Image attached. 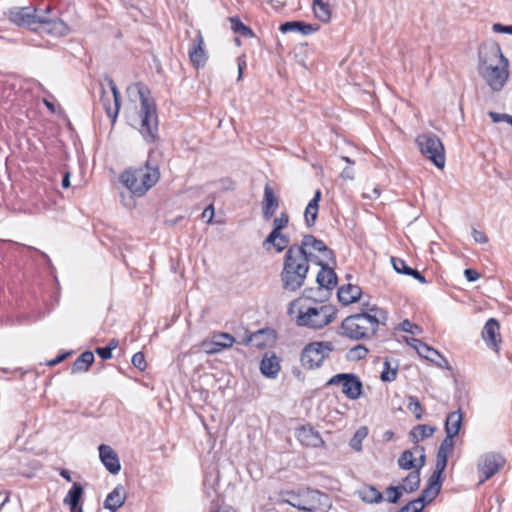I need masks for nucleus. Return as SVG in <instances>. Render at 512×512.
<instances>
[{"label": "nucleus", "mask_w": 512, "mask_h": 512, "mask_svg": "<svg viewBox=\"0 0 512 512\" xmlns=\"http://www.w3.org/2000/svg\"><path fill=\"white\" fill-rule=\"evenodd\" d=\"M387 312L376 306L364 303L361 312L347 316L341 323L342 335L351 340L374 336L379 325H385Z\"/></svg>", "instance_id": "f257e3e1"}, {"label": "nucleus", "mask_w": 512, "mask_h": 512, "mask_svg": "<svg viewBox=\"0 0 512 512\" xmlns=\"http://www.w3.org/2000/svg\"><path fill=\"white\" fill-rule=\"evenodd\" d=\"M509 61L499 45H491L479 51V75L493 92L503 90L509 78Z\"/></svg>", "instance_id": "f03ea898"}, {"label": "nucleus", "mask_w": 512, "mask_h": 512, "mask_svg": "<svg viewBox=\"0 0 512 512\" xmlns=\"http://www.w3.org/2000/svg\"><path fill=\"white\" fill-rule=\"evenodd\" d=\"M310 269V261L298 251V246L291 245L283 256L280 280L282 288L296 292L303 287Z\"/></svg>", "instance_id": "7ed1b4c3"}, {"label": "nucleus", "mask_w": 512, "mask_h": 512, "mask_svg": "<svg viewBox=\"0 0 512 512\" xmlns=\"http://www.w3.org/2000/svg\"><path fill=\"white\" fill-rule=\"evenodd\" d=\"M160 172L157 166H151L149 161L140 167L125 169L119 176L123 184L134 197L144 196L159 180Z\"/></svg>", "instance_id": "20e7f679"}, {"label": "nucleus", "mask_w": 512, "mask_h": 512, "mask_svg": "<svg viewBox=\"0 0 512 512\" xmlns=\"http://www.w3.org/2000/svg\"><path fill=\"white\" fill-rule=\"evenodd\" d=\"M8 16L9 20L18 26H26L32 29L38 24L49 26L47 31L54 35H65L69 30L61 19H57L55 16L48 17L37 14L36 9L32 7L13 8L9 11Z\"/></svg>", "instance_id": "39448f33"}, {"label": "nucleus", "mask_w": 512, "mask_h": 512, "mask_svg": "<svg viewBox=\"0 0 512 512\" xmlns=\"http://www.w3.org/2000/svg\"><path fill=\"white\" fill-rule=\"evenodd\" d=\"M337 308L331 304L315 303L313 306H300L296 324L314 330L322 329L334 321Z\"/></svg>", "instance_id": "423d86ee"}, {"label": "nucleus", "mask_w": 512, "mask_h": 512, "mask_svg": "<svg viewBox=\"0 0 512 512\" xmlns=\"http://www.w3.org/2000/svg\"><path fill=\"white\" fill-rule=\"evenodd\" d=\"M140 126L138 128L141 136L147 143H154L158 137V115L154 100L148 97L150 91L146 87L139 88Z\"/></svg>", "instance_id": "0eeeda50"}, {"label": "nucleus", "mask_w": 512, "mask_h": 512, "mask_svg": "<svg viewBox=\"0 0 512 512\" xmlns=\"http://www.w3.org/2000/svg\"><path fill=\"white\" fill-rule=\"evenodd\" d=\"M298 246V251L310 261L312 264H322L325 262L336 263V256L334 251L329 248L325 242L316 238L312 234H305L302 236L300 243H294Z\"/></svg>", "instance_id": "6e6552de"}, {"label": "nucleus", "mask_w": 512, "mask_h": 512, "mask_svg": "<svg viewBox=\"0 0 512 512\" xmlns=\"http://www.w3.org/2000/svg\"><path fill=\"white\" fill-rule=\"evenodd\" d=\"M282 501L298 510L309 512H325L331 506L330 498L327 494L311 488L302 489V498L299 501Z\"/></svg>", "instance_id": "1a4fd4ad"}, {"label": "nucleus", "mask_w": 512, "mask_h": 512, "mask_svg": "<svg viewBox=\"0 0 512 512\" xmlns=\"http://www.w3.org/2000/svg\"><path fill=\"white\" fill-rule=\"evenodd\" d=\"M416 142L422 155L437 168L445 166V150L438 136L433 133L422 134L417 137Z\"/></svg>", "instance_id": "9d476101"}, {"label": "nucleus", "mask_w": 512, "mask_h": 512, "mask_svg": "<svg viewBox=\"0 0 512 512\" xmlns=\"http://www.w3.org/2000/svg\"><path fill=\"white\" fill-rule=\"evenodd\" d=\"M334 350L330 341H316L307 344L301 352V363L304 368H319L324 359Z\"/></svg>", "instance_id": "9b49d317"}, {"label": "nucleus", "mask_w": 512, "mask_h": 512, "mask_svg": "<svg viewBox=\"0 0 512 512\" xmlns=\"http://www.w3.org/2000/svg\"><path fill=\"white\" fill-rule=\"evenodd\" d=\"M342 385V393L350 400H356L363 394V384L359 376L354 373H339L332 376L327 386Z\"/></svg>", "instance_id": "f8f14e48"}, {"label": "nucleus", "mask_w": 512, "mask_h": 512, "mask_svg": "<svg viewBox=\"0 0 512 512\" xmlns=\"http://www.w3.org/2000/svg\"><path fill=\"white\" fill-rule=\"evenodd\" d=\"M105 81L107 82L112 95L110 96L106 91L103 90L100 96V100L103 104L107 116L110 118L112 123H115L120 110L121 94L111 77L106 75Z\"/></svg>", "instance_id": "ddd939ff"}, {"label": "nucleus", "mask_w": 512, "mask_h": 512, "mask_svg": "<svg viewBox=\"0 0 512 512\" xmlns=\"http://www.w3.org/2000/svg\"><path fill=\"white\" fill-rule=\"evenodd\" d=\"M504 464L505 459L499 454L488 453L483 455L478 463L479 484H483L490 479Z\"/></svg>", "instance_id": "4468645a"}, {"label": "nucleus", "mask_w": 512, "mask_h": 512, "mask_svg": "<svg viewBox=\"0 0 512 512\" xmlns=\"http://www.w3.org/2000/svg\"><path fill=\"white\" fill-rule=\"evenodd\" d=\"M235 342V338L229 333L215 334L211 340H204L201 343L202 350L207 354H216L225 348H230Z\"/></svg>", "instance_id": "2eb2a0df"}, {"label": "nucleus", "mask_w": 512, "mask_h": 512, "mask_svg": "<svg viewBox=\"0 0 512 512\" xmlns=\"http://www.w3.org/2000/svg\"><path fill=\"white\" fill-rule=\"evenodd\" d=\"M188 56L190 62L196 69H199L206 64L208 57L205 51L204 38L200 30L196 32V35L192 40V44L188 51Z\"/></svg>", "instance_id": "dca6fc26"}, {"label": "nucleus", "mask_w": 512, "mask_h": 512, "mask_svg": "<svg viewBox=\"0 0 512 512\" xmlns=\"http://www.w3.org/2000/svg\"><path fill=\"white\" fill-rule=\"evenodd\" d=\"M296 438L306 447L319 448L324 446V441L318 431L310 425H303L296 429Z\"/></svg>", "instance_id": "f3484780"}, {"label": "nucleus", "mask_w": 512, "mask_h": 512, "mask_svg": "<svg viewBox=\"0 0 512 512\" xmlns=\"http://www.w3.org/2000/svg\"><path fill=\"white\" fill-rule=\"evenodd\" d=\"M291 245L290 236L283 232L278 233V231H275V233H269L262 242L264 250L270 251L271 249H274L276 253H281L283 251L286 252Z\"/></svg>", "instance_id": "a211bd4d"}, {"label": "nucleus", "mask_w": 512, "mask_h": 512, "mask_svg": "<svg viewBox=\"0 0 512 512\" xmlns=\"http://www.w3.org/2000/svg\"><path fill=\"white\" fill-rule=\"evenodd\" d=\"M99 457L104 467L113 475H116L121 470V464L117 453L106 444H101L98 447Z\"/></svg>", "instance_id": "6ab92c4d"}, {"label": "nucleus", "mask_w": 512, "mask_h": 512, "mask_svg": "<svg viewBox=\"0 0 512 512\" xmlns=\"http://www.w3.org/2000/svg\"><path fill=\"white\" fill-rule=\"evenodd\" d=\"M330 264H332V262L316 264L320 267L316 277V282L320 288H325L326 290H332L337 284L336 272L332 267H330Z\"/></svg>", "instance_id": "aec40b11"}, {"label": "nucleus", "mask_w": 512, "mask_h": 512, "mask_svg": "<svg viewBox=\"0 0 512 512\" xmlns=\"http://www.w3.org/2000/svg\"><path fill=\"white\" fill-rule=\"evenodd\" d=\"M279 207V199L275 195L273 188L267 183L264 187L262 200V214L264 219H271Z\"/></svg>", "instance_id": "412c9836"}, {"label": "nucleus", "mask_w": 512, "mask_h": 512, "mask_svg": "<svg viewBox=\"0 0 512 512\" xmlns=\"http://www.w3.org/2000/svg\"><path fill=\"white\" fill-rule=\"evenodd\" d=\"M126 500V491L122 485H117L106 497L104 501V508L117 512L123 506Z\"/></svg>", "instance_id": "4be33fe9"}, {"label": "nucleus", "mask_w": 512, "mask_h": 512, "mask_svg": "<svg viewBox=\"0 0 512 512\" xmlns=\"http://www.w3.org/2000/svg\"><path fill=\"white\" fill-rule=\"evenodd\" d=\"M362 290L357 285L347 284L338 289L337 297L341 304L347 306L358 301L361 297Z\"/></svg>", "instance_id": "5701e85b"}, {"label": "nucleus", "mask_w": 512, "mask_h": 512, "mask_svg": "<svg viewBox=\"0 0 512 512\" xmlns=\"http://www.w3.org/2000/svg\"><path fill=\"white\" fill-rule=\"evenodd\" d=\"M321 200V191L317 189L313 198L309 201L304 212V220L307 227H313L316 223L319 211V202Z\"/></svg>", "instance_id": "b1692460"}, {"label": "nucleus", "mask_w": 512, "mask_h": 512, "mask_svg": "<svg viewBox=\"0 0 512 512\" xmlns=\"http://www.w3.org/2000/svg\"><path fill=\"white\" fill-rule=\"evenodd\" d=\"M260 371L267 378H276L280 371L279 358L275 354H272L271 356L266 354L261 360Z\"/></svg>", "instance_id": "393cba45"}, {"label": "nucleus", "mask_w": 512, "mask_h": 512, "mask_svg": "<svg viewBox=\"0 0 512 512\" xmlns=\"http://www.w3.org/2000/svg\"><path fill=\"white\" fill-rule=\"evenodd\" d=\"M499 330V322L495 318H490L487 320L482 330V337L488 346H497V336H499Z\"/></svg>", "instance_id": "a878e982"}, {"label": "nucleus", "mask_w": 512, "mask_h": 512, "mask_svg": "<svg viewBox=\"0 0 512 512\" xmlns=\"http://www.w3.org/2000/svg\"><path fill=\"white\" fill-rule=\"evenodd\" d=\"M279 30L284 34L289 32H300L303 35H310L317 31V27L303 21H287L280 25Z\"/></svg>", "instance_id": "bb28decb"}, {"label": "nucleus", "mask_w": 512, "mask_h": 512, "mask_svg": "<svg viewBox=\"0 0 512 512\" xmlns=\"http://www.w3.org/2000/svg\"><path fill=\"white\" fill-rule=\"evenodd\" d=\"M84 489L78 482H74L67 495L63 499V503L70 506V510L83 509L79 505V501L83 495Z\"/></svg>", "instance_id": "cd10ccee"}, {"label": "nucleus", "mask_w": 512, "mask_h": 512, "mask_svg": "<svg viewBox=\"0 0 512 512\" xmlns=\"http://www.w3.org/2000/svg\"><path fill=\"white\" fill-rule=\"evenodd\" d=\"M462 421L463 415L460 409L449 413L444 424L445 433L457 436L462 426Z\"/></svg>", "instance_id": "c85d7f7f"}, {"label": "nucleus", "mask_w": 512, "mask_h": 512, "mask_svg": "<svg viewBox=\"0 0 512 512\" xmlns=\"http://www.w3.org/2000/svg\"><path fill=\"white\" fill-rule=\"evenodd\" d=\"M94 362V354L91 351L81 353L73 362L71 373L86 372Z\"/></svg>", "instance_id": "c756f323"}, {"label": "nucleus", "mask_w": 512, "mask_h": 512, "mask_svg": "<svg viewBox=\"0 0 512 512\" xmlns=\"http://www.w3.org/2000/svg\"><path fill=\"white\" fill-rule=\"evenodd\" d=\"M435 432V428L427 424H419L415 426L409 433L411 441L418 445V442L431 437Z\"/></svg>", "instance_id": "7c9ffc66"}, {"label": "nucleus", "mask_w": 512, "mask_h": 512, "mask_svg": "<svg viewBox=\"0 0 512 512\" xmlns=\"http://www.w3.org/2000/svg\"><path fill=\"white\" fill-rule=\"evenodd\" d=\"M442 487V481H435L432 478L428 479L426 487L423 489L420 496L425 503L433 501L439 494Z\"/></svg>", "instance_id": "2f4dec72"}, {"label": "nucleus", "mask_w": 512, "mask_h": 512, "mask_svg": "<svg viewBox=\"0 0 512 512\" xmlns=\"http://www.w3.org/2000/svg\"><path fill=\"white\" fill-rule=\"evenodd\" d=\"M419 356L425 358L426 360L436 364L438 367L441 368H448L449 362L448 360L443 357L436 349L430 347L428 345V351L419 352Z\"/></svg>", "instance_id": "473e14b6"}, {"label": "nucleus", "mask_w": 512, "mask_h": 512, "mask_svg": "<svg viewBox=\"0 0 512 512\" xmlns=\"http://www.w3.org/2000/svg\"><path fill=\"white\" fill-rule=\"evenodd\" d=\"M420 486V471L415 470L410 472L404 479L403 484L399 487L402 491L413 493L418 490Z\"/></svg>", "instance_id": "72a5a7b5"}, {"label": "nucleus", "mask_w": 512, "mask_h": 512, "mask_svg": "<svg viewBox=\"0 0 512 512\" xmlns=\"http://www.w3.org/2000/svg\"><path fill=\"white\" fill-rule=\"evenodd\" d=\"M359 496L366 503H380L383 500L382 493L374 486H365L359 490Z\"/></svg>", "instance_id": "f704fd0d"}, {"label": "nucleus", "mask_w": 512, "mask_h": 512, "mask_svg": "<svg viewBox=\"0 0 512 512\" xmlns=\"http://www.w3.org/2000/svg\"><path fill=\"white\" fill-rule=\"evenodd\" d=\"M398 368L399 365L397 362H395L394 365H392L391 361L388 358H386L383 363V370L381 372L380 379L383 382L395 381L398 375Z\"/></svg>", "instance_id": "c9c22d12"}, {"label": "nucleus", "mask_w": 512, "mask_h": 512, "mask_svg": "<svg viewBox=\"0 0 512 512\" xmlns=\"http://www.w3.org/2000/svg\"><path fill=\"white\" fill-rule=\"evenodd\" d=\"M368 435V428L366 426L359 427L349 441L350 447L360 452L362 450V442Z\"/></svg>", "instance_id": "e433bc0d"}, {"label": "nucleus", "mask_w": 512, "mask_h": 512, "mask_svg": "<svg viewBox=\"0 0 512 512\" xmlns=\"http://www.w3.org/2000/svg\"><path fill=\"white\" fill-rule=\"evenodd\" d=\"M448 456L442 454H436L435 470L433 471L430 478L435 481H442V474L447 467Z\"/></svg>", "instance_id": "4c0bfd02"}, {"label": "nucleus", "mask_w": 512, "mask_h": 512, "mask_svg": "<svg viewBox=\"0 0 512 512\" xmlns=\"http://www.w3.org/2000/svg\"><path fill=\"white\" fill-rule=\"evenodd\" d=\"M398 465L404 470H411L416 467L414 452L412 450H405L398 458Z\"/></svg>", "instance_id": "58836bf2"}, {"label": "nucleus", "mask_w": 512, "mask_h": 512, "mask_svg": "<svg viewBox=\"0 0 512 512\" xmlns=\"http://www.w3.org/2000/svg\"><path fill=\"white\" fill-rule=\"evenodd\" d=\"M203 492L205 497L210 501L211 503V509H218L219 508V500H218V492L214 484L208 485L207 481L203 484Z\"/></svg>", "instance_id": "ea45409f"}, {"label": "nucleus", "mask_w": 512, "mask_h": 512, "mask_svg": "<svg viewBox=\"0 0 512 512\" xmlns=\"http://www.w3.org/2000/svg\"><path fill=\"white\" fill-rule=\"evenodd\" d=\"M231 23V29L233 32L238 33L244 37H252L253 31L247 27L238 17H231L230 18Z\"/></svg>", "instance_id": "a19ab883"}, {"label": "nucleus", "mask_w": 512, "mask_h": 512, "mask_svg": "<svg viewBox=\"0 0 512 512\" xmlns=\"http://www.w3.org/2000/svg\"><path fill=\"white\" fill-rule=\"evenodd\" d=\"M290 217L289 214L286 211H283L279 214V216L274 217L273 219V228L270 231V233H275V231L278 233L283 232L284 229H286L289 225Z\"/></svg>", "instance_id": "79ce46f5"}, {"label": "nucleus", "mask_w": 512, "mask_h": 512, "mask_svg": "<svg viewBox=\"0 0 512 512\" xmlns=\"http://www.w3.org/2000/svg\"><path fill=\"white\" fill-rule=\"evenodd\" d=\"M314 14L317 19L322 22H329L331 19V10L328 3H320L313 7Z\"/></svg>", "instance_id": "37998d69"}, {"label": "nucleus", "mask_w": 512, "mask_h": 512, "mask_svg": "<svg viewBox=\"0 0 512 512\" xmlns=\"http://www.w3.org/2000/svg\"><path fill=\"white\" fill-rule=\"evenodd\" d=\"M369 350L362 344H358L348 351L347 357L352 361H359L368 355Z\"/></svg>", "instance_id": "c03bdc74"}, {"label": "nucleus", "mask_w": 512, "mask_h": 512, "mask_svg": "<svg viewBox=\"0 0 512 512\" xmlns=\"http://www.w3.org/2000/svg\"><path fill=\"white\" fill-rule=\"evenodd\" d=\"M407 408L412 412L417 420H420L423 416L422 406L416 396H409Z\"/></svg>", "instance_id": "a18cd8bd"}, {"label": "nucleus", "mask_w": 512, "mask_h": 512, "mask_svg": "<svg viewBox=\"0 0 512 512\" xmlns=\"http://www.w3.org/2000/svg\"><path fill=\"white\" fill-rule=\"evenodd\" d=\"M117 345L118 342L113 339L107 346L97 347L95 352L101 359L108 360L112 358V351L117 347Z\"/></svg>", "instance_id": "49530a36"}, {"label": "nucleus", "mask_w": 512, "mask_h": 512, "mask_svg": "<svg viewBox=\"0 0 512 512\" xmlns=\"http://www.w3.org/2000/svg\"><path fill=\"white\" fill-rule=\"evenodd\" d=\"M454 437L455 435L446 434L437 450V453L448 456L454 447Z\"/></svg>", "instance_id": "de8ad7c7"}, {"label": "nucleus", "mask_w": 512, "mask_h": 512, "mask_svg": "<svg viewBox=\"0 0 512 512\" xmlns=\"http://www.w3.org/2000/svg\"><path fill=\"white\" fill-rule=\"evenodd\" d=\"M391 263L393 265L394 270L399 274L408 275L412 271V267L408 266L406 262L398 257H391Z\"/></svg>", "instance_id": "09e8293b"}, {"label": "nucleus", "mask_w": 512, "mask_h": 512, "mask_svg": "<svg viewBox=\"0 0 512 512\" xmlns=\"http://www.w3.org/2000/svg\"><path fill=\"white\" fill-rule=\"evenodd\" d=\"M405 342L412 347L418 354L419 352L428 351V345L417 338L405 337Z\"/></svg>", "instance_id": "8fccbe9b"}, {"label": "nucleus", "mask_w": 512, "mask_h": 512, "mask_svg": "<svg viewBox=\"0 0 512 512\" xmlns=\"http://www.w3.org/2000/svg\"><path fill=\"white\" fill-rule=\"evenodd\" d=\"M403 491L399 486H390L386 489L387 500L390 503H397L402 496Z\"/></svg>", "instance_id": "3c124183"}, {"label": "nucleus", "mask_w": 512, "mask_h": 512, "mask_svg": "<svg viewBox=\"0 0 512 512\" xmlns=\"http://www.w3.org/2000/svg\"><path fill=\"white\" fill-rule=\"evenodd\" d=\"M399 330L401 331H404V332H407V333H410V334H418L421 332V328L412 323L410 320L408 319H404L400 324H399V327H398Z\"/></svg>", "instance_id": "603ef678"}, {"label": "nucleus", "mask_w": 512, "mask_h": 512, "mask_svg": "<svg viewBox=\"0 0 512 512\" xmlns=\"http://www.w3.org/2000/svg\"><path fill=\"white\" fill-rule=\"evenodd\" d=\"M133 366L140 371H144L147 367L145 355L142 352H137L132 356L131 360Z\"/></svg>", "instance_id": "864d4df0"}, {"label": "nucleus", "mask_w": 512, "mask_h": 512, "mask_svg": "<svg viewBox=\"0 0 512 512\" xmlns=\"http://www.w3.org/2000/svg\"><path fill=\"white\" fill-rule=\"evenodd\" d=\"M413 452L414 454L415 453H418L419 454V459H418V465H416V470H419L425 465V461H426V455H425V448L424 446H421V445H415L413 447Z\"/></svg>", "instance_id": "5fc2aeb1"}, {"label": "nucleus", "mask_w": 512, "mask_h": 512, "mask_svg": "<svg viewBox=\"0 0 512 512\" xmlns=\"http://www.w3.org/2000/svg\"><path fill=\"white\" fill-rule=\"evenodd\" d=\"M488 115H489V117L492 119V121H493L494 123H499V122H502V121H503V122H506V123H508V124H509L510 119H511V117H512V116H511V115H509V114H505V113L501 114V113H496V112H493V111H490V112L488 113Z\"/></svg>", "instance_id": "6e6d98bb"}, {"label": "nucleus", "mask_w": 512, "mask_h": 512, "mask_svg": "<svg viewBox=\"0 0 512 512\" xmlns=\"http://www.w3.org/2000/svg\"><path fill=\"white\" fill-rule=\"evenodd\" d=\"M36 11H37V14H41L43 16H48V17H56L57 19H60L58 17V14L54 12V9L53 7L50 5V4H47L45 5L43 8L42 7H38V8H35Z\"/></svg>", "instance_id": "4d7b16f0"}, {"label": "nucleus", "mask_w": 512, "mask_h": 512, "mask_svg": "<svg viewBox=\"0 0 512 512\" xmlns=\"http://www.w3.org/2000/svg\"><path fill=\"white\" fill-rule=\"evenodd\" d=\"M472 237L475 242L480 243V244H485L488 242L487 235L483 231H480L477 229H473Z\"/></svg>", "instance_id": "13d9d810"}, {"label": "nucleus", "mask_w": 512, "mask_h": 512, "mask_svg": "<svg viewBox=\"0 0 512 512\" xmlns=\"http://www.w3.org/2000/svg\"><path fill=\"white\" fill-rule=\"evenodd\" d=\"M412 512H421L425 506V502L420 497L408 502Z\"/></svg>", "instance_id": "bf43d9fd"}, {"label": "nucleus", "mask_w": 512, "mask_h": 512, "mask_svg": "<svg viewBox=\"0 0 512 512\" xmlns=\"http://www.w3.org/2000/svg\"><path fill=\"white\" fill-rule=\"evenodd\" d=\"M214 214V205L211 203L202 212V219L205 220L207 223H210L214 217Z\"/></svg>", "instance_id": "052dcab7"}, {"label": "nucleus", "mask_w": 512, "mask_h": 512, "mask_svg": "<svg viewBox=\"0 0 512 512\" xmlns=\"http://www.w3.org/2000/svg\"><path fill=\"white\" fill-rule=\"evenodd\" d=\"M464 276L469 282H475L480 278V273L475 269L467 268L464 270Z\"/></svg>", "instance_id": "680f3d73"}, {"label": "nucleus", "mask_w": 512, "mask_h": 512, "mask_svg": "<svg viewBox=\"0 0 512 512\" xmlns=\"http://www.w3.org/2000/svg\"><path fill=\"white\" fill-rule=\"evenodd\" d=\"M282 495L288 496V498L286 500L299 501L302 498V489H300L298 491H293V490L285 491V492H282Z\"/></svg>", "instance_id": "e2e57ef3"}, {"label": "nucleus", "mask_w": 512, "mask_h": 512, "mask_svg": "<svg viewBox=\"0 0 512 512\" xmlns=\"http://www.w3.org/2000/svg\"><path fill=\"white\" fill-rule=\"evenodd\" d=\"M493 30L496 32L511 34L512 33V25L505 26V25L497 23V24L493 25Z\"/></svg>", "instance_id": "0e129e2a"}, {"label": "nucleus", "mask_w": 512, "mask_h": 512, "mask_svg": "<svg viewBox=\"0 0 512 512\" xmlns=\"http://www.w3.org/2000/svg\"><path fill=\"white\" fill-rule=\"evenodd\" d=\"M340 176L344 180H353L354 179V170L352 168L346 167L342 170Z\"/></svg>", "instance_id": "69168bd1"}, {"label": "nucleus", "mask_w": 512, "mask_h": 512, "mask_svg": "<svg viewBox=\"0 0 512 512\" xmlns=\"http://www.w3.org/2000/svg\"><path fill=\"white\" fill-rule=\"evenodd\" d=\"M222 190H233L234 182L230 178H223L220 180Z\"/></svg>", "instance_id": "338daca9"}, {"label": "nucleus", "mask_w": 512, "mask_h": 512, "mask_svg": "<svg viewBox=\"0 0 512 512\" xmlns=\"http://www.w3.org/2000/svg\"><path fill=\"white\" fill-rule=\"evenodd\" d=\"M409 276L413 277L414 279L418 280L420 283L425 284L427 283L426 278L416 269H412Z\"/></svg>", "instance_id": "774afa93"}]
</instances>
